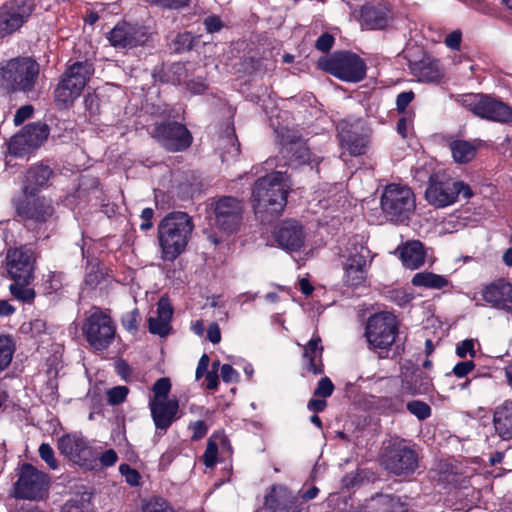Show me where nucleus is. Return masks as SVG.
<instances>
[{"label": "nucleus", "instance_id": "nucleus-1", "mask_svg": "<svg viewBox=\"0 0 512 512\" xmlns=\"http://www.w3.org/2000/svg\"><path fill=\"white\" fill-rule=\"evenodd\" d=\"M37 252L32 244L8 247L1 268L13 283L9 286L11 295L18 301L31 303L36 292L31 287L37 262Z\"/></svg>", "mask_w": 512, "mask_h": 512}, {"label": "nucleus", "instance_id": "nucleus-2", "mask_svg": "<svg viewBox=\"0 0 512 512\" xmlns=\"http://www.w3.org/2000/svg\"><path fill=\"white\" fill-rule=\"evenodd\" d=\"M193 230L192 217L186 212L175 211L166 215L157 228L161 258L174 261L181 255L186 250Z\"/></svg>", "mask_w": 512, "mask_h": 512}, {"label": "nucleus", "instance_id": "nucleus-3", "mask_svg": "<svg viewBox=\"0 0 512 512\" xmlns=\"http://www.w3.org/2000/svg\"><path fill=\"white\" fill-rule=\"evenodd\" d=\"M289 185L286 174L272 172L259 178L253 187L252 202L256 214L276 217L286 206Z\"/></svg>", "mask_w": 512, "mask_h": 512}, {"label": "nucleus", "instance_id": "nucleus-4", "mask_svg": "<svg viewBox=\"0 0 512 512\" xmlns=\"http://www.w3.org/2000/svg\"><path fill=\"white\" fill-rule=\"evenodd\" d=\"M38 74L39 65L32 58H13L0 67V86L8 92H27L34 88Z\"/></svg>", "mask_w": 512, "mask_h": 512}, {"label": "nucleus", "instance_id": "nucleus-5", "mask_svg": "<svg viewBox=\"0 0 512 512\" xmlns=\"http://www.w3.org/2000/svg\"><path fill=\"white\" fill-rule=\"evenodd\" d=\"M93 73V65L88 61L75 62L69 65L55 88L56 104L62 108L71 106L80 96Z\"/></svg>", "mask_w": 512, "mask_h": 512}, {"label": "nucleus", "instance_id": "nucleus-6", "mask_svg": "<svg viewBox=\"0 0 512 512\" xmlns=\"http://www.w3.org/2000/svg\"><path fill=\"white\" fill-rule=\"evenodd\" d=\"M457 102L479 118L501 124L512 123V106L498 97L468 93L458 96Z\"/></svg>", "mask_w": 512, "mask_h": 512}, {"label": "nucleus", "instance_id": "nucleus-7", "mask_svg": "<svg viewBox=\"0 0 512 512\" xmlns=\"http://www.w3.org/2000/svg\"><path fill=\"white\" fill-rule=\"evenodd\" d=\"M81 330L90 348L96 352L106 350L116 336L114 320L99 307L91 308L84 319Z\"/></svg>", "mask_w": 512, "mask_h": 512}, {"label": "nucleus", "instance_id": "nucleus-8", "mask_svg": "<svg viewBox=\"0 0 512 512\" xmlns=\"http://www.w3.org/2000/svg\"><path fill=\"white\" fill-rule=\"evenodd\" d=\"M380 204L383 214L389 221L403 223L413 215L416 199L407 185L389 184L383 190Z\"/></svg>", "mask_w": 512, "mask_h": 512}, {"label": "nucleus", "instance_id": "nucleus-9", "mask_svg": "<svg viewBox=\"0 0 512 512\" xmlns=\"http://www.w3.org/2000/svg\"><path fill=\"white\" fill-rule=\"evenodd\" d=\"M465 199L473 196L470 186L462 181L455 180L444 174H433L425 191L426 200L436 208H444L454 204L459 195Z\"/></svg>", "mask_w": 512, "mask_h": 512}, {"label": "nucleus", "instance_id": "nucleus-10", "mask_svg": "<svg viewBox=\"0 0 512 512\" xmlns=\"http://www.w3.org/2000/svg\"><path fill=\"white\" fill-rule=\"evenodd\" d=\"M398 332V318L387 311L370 316L365 327V337L369 348L385 352L394 344Z\"/></svg>", "mask_w": 512, "mask_h": 512}, {"label": "nucleus", "instance_id": "nucleus-11", "mask_svg": "<svg viewBox=\"0 0 512 512\" xmlns=\"http://www.w3.org/2000/svg\"><path fill=\"white\" fill-rule=\"evenodd\" d=\"M57 449L62 456L81 467H88L97 459L94 447L79 432H70L59 437Z\"/></svg>", "mask_w": 512, "mask_h": 512}, {"label": "nucleus", "instance_id": "nucleus-12", "mask_svg": "<svg viewBox=\"0 0 512 512\" xmlns=\"http://www.w3.org/2000/svg\"><path fill=\"white\" fill-rule=\"evenodd\" d=\"M324 69L335 77L348 82H359L366 75L364 60L351 52L334 53L325 62Z\"/></svg>", "mask_w": 512, "mask_h": 512}, {"label": "nucleus", "instance_id": "nucleus-13", "mask_svg": "<svg viewBox=\"0 0 512 512\" xmlns=\"http://www.w3.org/2000/svg\"><path fill=\"white\" fill-rule=\"evenodd\" d=\"M35 8L33 0H10L0 7V39L18 31Z\"/></svg>", "mask_w": 512, "mask_h": 512}, {"label": "nucleus", "instance_id": "nucleus-14", "mask_svg": "<svg viewBox=\"0 0 512 512\" xmlns=\"http://www.w3.org/2000/svg\"><path fill=\"white\" fill-rule=\"evenodd\" d=\"M49 477L30 464H24L19 470L14 485V496L22 499H40L47 492Z\"/></svg>", "mask_w": 512, "mask_h": 512}, {"label": "nucleus", "instance_id": "nucleus-15", "mask_svg": "<svg viewBox=\"0 0 512 512\" xmlns=\"http://www.w3.org/2000/svg\"><path fill=\"white\" fill-rule=\"evenodd\" d=\"M150 134L160 146L169 152L184 151L192 143L191 133L183 124L178 122L156 124Z\"/></svg>", "mask_w": 512, "mask_h": 512}, {"label": "nucleus", "instance_id": "nucleus-16", "mask_svg": "<svg viewBox=\"0 0 512 512\" xmlns=\"http://www.w3.org/2000/svg\"><path fill=\"white\" fill-rule=\"evenodd\" d=\"M383 465L395 475H409L418 467V455L411 447L395 443L386 449Z\"/></svg>", "mask_w": 512, "mask_h": 512}, {"label": "nucleus", "instance_id": "nucleus-17", "mask_svg": "<svg viewBox=\"0 0 512 512\" xmlns=\"http://www.w3.org/2000/svg\"><path fill=\"white\" fill-rule=\"evenodd\" d=\"M49 130L43 123L26 125L21 132L13 136L9 142V152L21 157L39 148L47 139Z\"/></svg>", "mask_w": 512, "mask_h": 512}, {"label": "nucleus", "instance_id": "nucleus-18", "mask_svg": "<svg viewBox=\"0 0 512 512\" xmlns=\"http://www.w3.org/2000/svg\"><path fill=\"white\" fill-rule=\"evenodd\" d=\"M215 223L224 232H235L241 225L243 205L240 200L224 196L214 204Z\"/></svg>", "mask_w": 512, "mask_h": 512}, {"label": "nucleus", "instance_id": "nucleus-19", "mask_svg": "<svg viewBox=\"0 0 512 512\" xmlns=\"http://www.w3.org/2000/svg\"><path fill=\"white\" fill-rule=\"evenodd\" d=\"M149 35L142 26L127 22L117 24L109 33L108 40L115 48H133L145 44Z\"/></svg>", "mask_w": 512, "mask_h": 512}, {"label": "nucleus", "instance_id": "nucleus-20", "mask_svg": "<svg viewBox=\"0 0 512 512\" xmlns=\"http://www.w3.org/2000/svg\"><path fill=\"white\" fill-rule=\"evenodd\" d=\"M481 295L490 307L512 314V285L505 279L486 285Z\"/></svg>", "mask_w": 512, "mask_h": 512}, {"label": "nucleus", "instance_id": "nucleus-21", "mask_svg": "<svg viewBox=\"0 0 512 512\" xmlns=\"http://www.w3.org/2000/svg\"><path fill=\"white\" fill-rule=\"evenodd\" d=\"M393 21V12L385 3H368L361 7L359 22L367 30H382Z\"/></svg>", "mask_w": 512, "mask_h": 512}, {"label": "nucleus", "instance_id": "nucleus-22", "mask_svg": "<svg viewBox=\"0 0 512 512\" xmlns=\"http://www.w3.org/2000/svg\"><path fill=\"white\" fill-rule=\"evenodd\" d=\"M149 409L156 429L164 433L174 421L181 417L179 401L171 398L163 401H149Z\"/></svg>", "mask_w": 512, "mask_h": 512}, {"label": "nucleus", "instance_id": "nucleus-23", "mask_svg": "<svg viewBox=\"0 0 512 512\" xmlns=\"http://www.w3.org/2000/svg\"><path fill=\"white\" fill-rule=\"evenodd\" d=\"M278 245L289 252L299 251L305 242L303 227L295 220L283 221L274 232Z\"/></svg>", "mask_w": 512, "mask_h": 512}, {"label": "nucleus", "instance_id": "nucleus-24", "mask_svg": "<svg viewBox=\"0 0 512 512\" xmlns=\"http://www.w3.org/2000/svg\"><path fill=\"white\" fill-rule=\"evenodd\" d=\"M16 211L19 216L36 222L47 221L54 212L51 202L44 197H25V200L17 203Z\"/></svg>", "mask_w": 512, "mask_h": 512}, {"label": "nucleus", "instance_id": "nucleus-25", "mask_svg": "<svg viewBox=\"0 0 512 512\" xmlns=\"http://www.w3.org/2000/svg\"><path fill=\"white\" fill-rule=\"evenodd\" d=\"M52 175L53 171L47 165L31 166L24 175L23 192L25 197H34L41 189L47 187Z\"/></svg>", "mask_w": 512, "mask_h": 512}, {"label": "nucleus", "instance_id": "nucleus-26", "mask_svg": "<svg viewBox=\"0 0 512 512\" xmlns=\"http://www.w3.org/2000/svg\"><path fill=\"white\" fill-rule=\"evenodd\" d=\"M322 340L318 334H314L303 348L304 366L306 371L320 375L324 372L322 360L323 346Z\"/></svg>", "mask_w": 512, "mask_h": 512}, {"label": "nucleus", "instance_id": "nucleus-27", "mask_svg": "<svg viewBox=\"0 0 512 512\" xmlns=\"http://www.w3.org/2000/svg\"><path fill=\"white\" fill-rule=\"evenodd\" d=\"M172 314L173 311L169 302L165 299H160L157 304L156 316H151L148 319L149 331L161 337L168 335L171 328Z\"/></svg>", "mask_w": 512, "mask_h": 512}, {"label": "nucleus", "instance_id": "nucleus-28", "mask_svg": "<svg viewBox=\"0 0 512 512\" xmlns=\"http://www.w3.org/2000/svg\"><path fill=\"white\" fill-rule=\"evenodd\" d=\"M412 73L421 82H438L444 76V71L439 60L424 57L411 66Z\"/></svg>", "mask_w": 512, "mask_h": 512}, {"label": "nucleus", "instance_id": "nucleus-29", "mask_svg": "<svg viewBox=\"0 0 512 512\" xmlns=\"http://www.w3.org/2000/svg\"><path fill=\"white\" fill-rule=\"evenodd\" d=\"M338 136L341 147L351 156H359L365 153L366 140L363 136L352 131L346 123H341L338 127Z\"/></svg>", "mask_w": 512, "mask_h": 512}, {"label": "nucleus", "instance_id": "nucleus-30", "mask_svg": "<svg viewBox=\"0 0 512 512\" xmlns=\"http://www.w3.org/2000/svg\"><path fill=\"white\" fill-rule=\"evenodd\" d=\"M403 265L411 270L417 269L425 262V250L419 240H411L398 248Z\"/></svg>", "mask_w": 512, "mask_h": 512}, {"label": "nucleus", "instance_id": "nucleus-31", "mask_svg": "<svg viewBox=\"0 0 512 512\" xmlns=\"http://www.w3.org/2000/svg\"><path fill=\"white\" fill-rule=\"evenodd\" d=\"M493 424L502 439H512V401H505L495 408Z\"/></svg>", "mask_w": 512, "mask_h": 512}, {"label": "nucleus", "instance_id": "nucleus-32", "mask_svg": "<svg viewBox=\"0 0 512 512\" xmlns=\"http://www.w3.org/2000/svg\"><path fill=\"white\" fill-rule=\"evenodd\" d=\"M481 146L482 141L479 139L472 141L457 139L449 143L452 157L454 161L459 164H465L472 161Z\"/></svg>", "mask_w": 512, "mask_h": 512}, {"label": "nucleus", "instance_id": "nucleus-33", "mask_svg": "<svg viewBox=\"0 0 512 512\" xmlns=\"http://www.w3.org/2000/svg\"><path fill=\"white\" fill-rule=\"evenodd\" d=\"M366 258L361 254L349 256L345 264V281L356 287L364 282L366 277Z\"/></svg>", "mask_w": 512, "mask_h": 512}, {"label": "nucleus", "instance_id": "nucleus-34", "mask_svg": "<svg viewBox=\"0 0 512 512\" xmlns=\"http://www.w3.org/2000/svg\"><path fill=\"white\" fill-rule=\"evenodd\" d=\"M432 387L431 379L421 371L406 375L402 381V391L408 395L427 394Z\"/></svg>", "mask_w": 512, "mask_h": 512}, {"label": "nucleus", "instance_id": "nucleus-35", "mask_svg": "<svg viewBox=\"0 0 512 512\" xmlns=\"http://www.w3.org/2000/svg\"><path fill=\"white\" fill-rule=\"evenodd\" d=\"M411 282L416 287H425L429 289H442L449 283L446 277L432 272L416 273Z\"/></svg>", "mask_w": 512, "mask_h": 512}, {"label": "nucleus", "instance_id": "nucleus-36", "mask_svg": "<svg viewBox=\"0 0 512 512\" xmlns=\"http://www.w3.org/2000/svg\"><path fill=\"white\" fill-rule=\"evenodd\" d=\"M292 495L293 494L283 486L273 487L265 498V506L272 512H279L277 509L285 508Z\"/></svg>", "mask_w": 512, "mask_h": 512}, {"label": "nucleus", "instance_id": "nucleus-37", "mask_svg": "<svg viewBox=\"0 0 512 512\" xmlns=\"http://www.w3.org/2000/svg\"><path fill=\"white\" fill-rule=\"evenodd\" d=\"M15 342L8 334L0 335V374L11 364L15 353Z\"/></svg>", "mask_w": 512, "mask_h": 512}, {"label": "nucleus", "instance_id": "nucleus-38", "mask_svg": "<svg viewBox=\"0 0 512 512\" xmlns=\"http://www.w3.org/2000/svg\"><path fill=\"white\" fill-rule=\"evenodd\" d=\"M218 149L221 151L222 161H229L240 153V146L235 134L232 132L220 139Z\"/></svg>", "mask_w": 512, "mask_h": 512}, {"label": "nucleus", "instance_id": "nucleus-39", "mask_svg": "<svg viewBox=\"0 0 512 512\" xmlns=\"http://www.w3.org/2000/svg\"><path fill=\"white\" fill-rule=\"evenodd\" d=\"M370 507L373 512H403L399 500L388 495L373 499Z\"/></svg>", "mask_w": 512, "mask_h": 512}, {"label": "nucleus", "instance_id": "nucleus-40", "mask_svg": "<svg viewBox=\"0 0 512 512\" xmlns=\"http://www.w3.org/2000/svg\"><path fill=\"white\" fill-rule=\"evenodd\" d=\"M142 512H176V510L165 498L154 496L143 502Z\"/></svg>", "mask_w": 512, "mask_h": 512}, {"label": "nucleus", "instance_id": "nucleus-41", "mask_svg": "<svg viewBox=\"0 0 512 512\" xmlns=\"http://www.w3.org/2000/svg\"><path fill=\"white\" fill-rule=\"evenodd\" d=\"M286 151L292 154L298 164H304L310 160V151L302 140L290 142Z\"/></svg>", "mask_w": 512, "mask_h": 512}, {"label": "nucleus", "instance_id": "nucleus-42", "mask_svg": "<svg viewBox=\"0 0 512 512\" xmlns=\"http://www.w3.org/2000/svg\"><path fill=\"white\" fill-rule=\"evenodd\" d=\"M171 381L167 377H162L156 380L152 386L153 395L149 398V401H163L168 400V395L171 391Z\"/></svg>", "mask_w": 512, "mask_h": 512}, {"label": "nucleus", "instance_id": "nucleus-43", "mask_svg": "<svg viewBox=\"0 0 512 512\" xmlns=\"http://www.w3.org/2000/svg\"><path fill=\"white\" fill-rule=\"evenodd\" d=\"M407 410L419 420H425L431 416L430 406L420 400H413L407 403Z\"/></svg>", "mask_w": 512, "mask_h": 512}, {"label": "nucleus", "instance_id": "nucleus-44", "mask_svg": "<svg viewBox=\"0 0 512 512\" xmlns=\"http://www.w3.org/2000/svg\"><path fill=\"white\" fill-rule=\"evenodd\" d=\"M218 444L212 437L208 439L206 450L203 454V462L206 467H213L217 462Z\"/></svg>", "mask_w": 512, "mask_h": 512}, {"label": "nucleus", "instance_id": "nucleus-45", "mask_svg": "<svg viewBox=\"0 0 512 512\" xmlns=\"http://www.w3.org/2000/svg\"><path fill=\"white\" fill-rule=\"evenodd\" d=\"M39 455L52 470L58 469V461L55 458L53 448L48 443H42L39 447Z\"/></svg>", "mask_w": 512, "mask_h": 512}, {"label": "nucleus", "instance_id": "nucleus-46", "mask_svg": "<svg viewBox=\"0 0 512 512\" xmlns=\"http://www.w3.org/2000/svg\"><path fill=\"white\" fill-rule=\"evenodd\" d=\"M128 388L126 386H116L107 391L108 403L111 405H118L125 401L128 395Z\"/></svg>", "mask_w": 512, "mask_h": 512}, {"label": "nucleus", "instance_id": "nucleus-47", "mask_svg": "<svg viewBox=\"0 0 512 512\" xmlns=\"http://www.w3.org/2000/svg\"><path fill=\"white\" fill-rule=\"evenodd\" d=\"M119 472L129 485H139L141 476L136 469L131 468L128 464H121L119 466Z\"/></svg>", "mask_w": 512, "mask_h": 512}, {"label": "nucleus", "instance_id": "nucleus-48", "mask_svg": "<svg viewBox=\"0 0 512 512\" xmlns=\"http://www.w3.org/2000/svg\"><path fill=\"white\" fill-rule=\"evenodd\" d=\"M334 391V384L328 377H322L318 384L316 389L314 390V396L315 397H322L327 398L332 395Z\"/></svg>", "mask_w": 512, "mask_h": 512}, {"label": "nucleus", "instance_id": "nucleus-49", "mask_svg": "<svg viewBox=\"0 0 512 512\" xmlns=\"http://www.w3.org/2000/svg\"><path fill=\"white\" fill-rule=\"evenodd\" d=\"M475 368V363L472 360H466L457 363L453 369L452 373L457 378L466 377L469 373H471Z\"/></svg>", "mask_w": 512, "mask_h": 512}, {"label": "nucleus", "instance_id": "nucleus-50", "mask_svg": "<svg viewBox=\"0 0 512 512\" xmlns=\"http://www.w3.org/2000/svg\"><path fill=\"white\" fill-rule=\"evenodd\" d=\"M462 43V31L456 29L449 33L445 39L444 44L451 50L459 51Z\"/></svg>", "mask_w": 512, "mask_h": 512}, {"label": "nucleus", "instance_id": "nucleus-51", "mask_svg": "<svg viewBox=\"0 0 512 512\" xmlns=\"http://www.w3.org/2000/svg\"><path fill=\"white\" fill-rule=\"evenodd\" d=\"M474 347V341L472 339H466L457 345L456 354L460 358H466L468 355L473 358L476 354Z\"/></svg>", "mask_w": 512, "mask_h": 512}, {"label": "nucleus", "instance_id": "nucleus-52", "mask_svg": "<svg viewBox=\"0 0 512 512\" xmlns=\"http://www.w3.org/2000/svg\"><path fill=\"white\" fill-rule=\"evenodd\" d=\"M415 95L412 91H405L398 94L396 98L397 111L403 113L407 106L413 101Z\"/></svg>", "mask_w": 512, "mask_h": 512}, {"label": "nucleus", "instance_id": "nucleus-53", "mask_svg": "<svg viewBox=\"0 0 512 512\" xmlns=\"http://www.w3.org/2000/svg\"><path fill=\"white\" fill-rule=\"evenodd\" d=\"M189 429L192 431V440H200L202 439L207 431H208V427L206 425V423L202 420H198V421H195L193 423H191L189 425Z\"/></svg>", "mask_w": 512, "mask_h": 512}, {"label": "nucleus", "instance_id": "nucleus-54", "mask_svg": "<svg viewBox=\"0 0 512 512\" xmlns=\"http://www.w3.org/2000/svg\"><path fill=\"white\" fill-rule=\"evenodd\" d=\"M221 378L226 383H234L238 380V372L229 364H224L220 368Z\"/></svg>", "mask_w": 512, "mask_h": 512}, {"label": "nucleus", "instance_id": "nucleus-55", "mask_svg": "<svg viewBox=\"0 0 512 512\" xmlns=\"http://www.w3.org/2000/svg\"><path fill=\"white\" fill-rule=\"evenodd\" d=\"M334 43V38L329 33L322 34L316 41L315 47L321 52H328Z\"/></svg>", "mask_w": 512, "mask_h": 512}, {"label": "nucleus", "instance_id": "nucleus-56", "mask_svg": "<svg viewBox=\"0 0 512 512\" xmlns=\"http://www.w3.org/2000/svg\"><path fill=\"white\" fill-rule=\"evenodd\" d=\"M33 107L31 105H25L20 107L14 116L15 125H21L25 120L29 119L33 114Z\"/></svg>", "mask_w": 512, "mask_h": 512}, {"label": "nucleus", "instance_id": "nucleus-57", "mask_svg": "<svg viewBox=\"0 0 512 512\" xmlns=\"http://www.w3.org/2000/svg\"><path fill=\"white\" fill-rule=\"evenodd\" d=\"M118 460V455L113 449H108L104 451L100 457L99 461L102 466L110 467L113 466Z\"/></svg>", "mask_w": 512, "mask_h": 512}, {"label": "nucleus", "instance_id": "nucleus-58", "mask_svg": "<svg viewBox=\"0 0 512 512\" xmlns=\"http://www.w3.org/2000/svg\"><path fill=\"white\" fill-rule=\"evenodd\" d=\"M303 509L302 502L296 495H292L289 502H287L285 508L277 509L279 512H301Z\"/></svg>", "mask_w": 512, "mask_h": 512}, {"label": "nucleus", "instance_id": "nucleus-59", "mask_svg": "<svg viewBox=\"0 0 512 512\" xmlns=\"http://www.w3.org/2000/svg\"><path fill=\"white\" fill-rule=\"evenodd\" d=\"M138 312L132 311L123 318V326L128 331H136L138 327Z\"/></svg>", "mask_w": 512, "mask_h": 512}, {"label": "nucleus", "instance_id": "nucleus-60", "mask_svg": "<svg viewBox=\"0 0 512 512\" xmlns=\"http://www.w3.org/2000/svg\"><path fill=\"white\" fill-rule=\"evenodd\" d=\"M154 215V211L152 208H145L141 213L142 223L140 224V228L142 230H149L152 227V218Z\"/></svg>", "mask_w": 512, "mask_h": 512}, {"label": "nucleus", "instance_id": "nucleus-61", "mask_svg": "<svg viewBox=\"0 0 512 512\" xmlns=\"http://www.w3.org/2000/svg\"><path fill=\"white\" fill-rule=\"evenodd\" d=\"M210 363V358L207 354H203L198 362L195 377L196 379H200L205 373H207V369Z\"/></svg>", "mask_w": 512, "mask_h": 512}, {"label": "nucleus", "instance_id": "nucleus-62", "mask_svg": "<svg viewBox=\"0 0 512 512\" xmlns=\"http://www.w3.org/2000/svg\"><path fill=\"white\" fill-rule=\"evenodd\" d=\"M207 338L213 344H217L221 341V332L217 323H211L207 330Z\"/></svg>", "mask_w": 512, "mask_h": 512}, {"label": "nucleus", "instance_id": "nucleus-63", "mask_svg": "<svg viewBox=\"0 0 512 512\" xmlns=\"http://www.w3.org/2000/svg\"><path fill=\"white\" fill-rule=\"evenodd\" d=\"M206 30L209 33L217 32L221 29L222 23L221 20L216 16H211L205 19L204 21Z\"/></svg>", "mask_w": 512, "mask_h": 512}, {"label": "nucleus", "instance_id": "nucleus-64", "mask_svg": "<svg viewBox=\"0 0 512 512\" xmlns=\"http://www.w3.org/2000/svg\"><path fill=\"white\" fill-rule=\"evenodd\" d=\"M187 88L193 94H201L206 91L207 84L202 80H191L187 83Z\"/></svg>", "mask_w": 512, "mask_h": 512}]
</instances>
